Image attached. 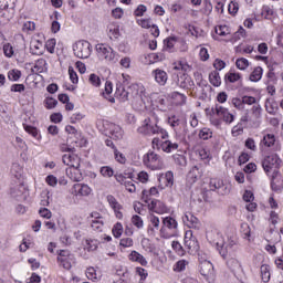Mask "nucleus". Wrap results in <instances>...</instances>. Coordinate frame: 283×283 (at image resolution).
<instances>
[{"label": "nucleus", "mask_w": 283, "mask_h": 283, "mask_svg": "<svg viewBox=\"0 0 283 283\" xmlns=\"http://www.w3.org/2000/svg\"><path fill=\"white\" fill-rule=\"evenodd\" d=\"M124 82L123 86L117 87V94H119L122 101H129V96L134 98L139 105H143V91H140V86L138 84H132L129 85V82L127 81V77L125 74H123ZM127 90H125V87Z\"/></svg>", "instance_id": "1"}, {"label": "nucleus", "mask_w": 283, "mask_h": 283, "mask_svg": "<svg viewBox=\"0 0 283 283\" xmlns=\"http://www.w3.org/2000/svg\"><path fill=\"white\" fill-rule=\"evenodd\" d=\"M73 52L77 59H90L92 56V44L86 40H80L73 44Z\"/></svg>", "instance_id": "2"}, {"label": "nucleus", "mask_w": 283, "mask_h": 283, "mask_svg": "<svg viewBox=\"0 0 283 283\" xmlns=\"http://www.w3.org/2000/svg\"><path fill=\"white\" fill-rule=\"evenodd\" d=\"M76 155H72V154H65L62 157V163L64 165H66L67 167H72L74 169L73 174L74 176H72V180H74V182H81L83 180V175H81V172H78V167H81V163L76 161L75 164H72V160H74Z\"/></svg>", "instance_id": "3"}, {"label": "nucleus", "mask_w": 283, "mask_h": 283, "mask_svg": "<svg viewBox=\"0 0 283 283\" xmlns=\"http://www.w3.org/2000/svg\"><path fill=\"white\" fill-rule=\"evenodd\" d=\"M143 163L149 169L156 170L160 168V156L154 151H148L144 155Z\"/></svg>", "instance_id": "4"}, {"label": "nucleus", "mask_w": 283, "mask_h": 283, "mask_svg": "<svg viewBox=\"0 0 283 283\" xmlns=\"http://www.w3.org/2000/svg\"><path fill=\"white\" fill-rule=\"evenodd\" d=\"M185 247L186 249H188L189 253H198V251H200V244L198 243V239L193 237V232H191V230L186 231Z\"/></svg>", "instance_id": "5"}, {"label": "nucleus", "mask_w": 283, "mask_h": 283, "mask_svg": "<svg viewBox=\"0 0 283 283\" xmlns=\"http://www.w3.org/2000/svg\"><path fill=\"white\" fill-rule=\"evenodd\" d=\"M138 134L144 136H151L158 134V124L151 123V118L144 119L143 125L137 129Z\"/></svg>", "instance_id": "6"}, {"label": "nucleus", "mask_w": 283, "mask_h": 283, "mask_svg": "<svg viewBox=\"0 0 283 283\" xmlns=\"http://www.w3.org/2000/svg\"><path fill=\"white\" fill-rule=\"evenodd\" d=\"M280 163H282L280 157L275 154H272L270 156H266L263 159L262 167H263L264 171L266 174H269V171H272L273 169H277L280 167Z\"/></svg>", "instance_id": "7"}, {"label": "nucleus", "mask_w": 283, "mask_h": 283, "mask_svg": "<svg viewBox=\"0 0 283 283\" xmlns=\"http://www.w3.org/2000/svg\"><path fill=\"white\" fill-rule=\"evenodd\" d=\"M212 114H216L219 116V118H223L224 123H233L235 116L233 114L229 113V109L222 107L219 104H216L214 107L211 109Z\"/></svg>", "instance_id": "8"}, {"label": "nucleus", "mask_w": 283, "mask_h": 283, "mask_svg": "<svg viewBox=\"0 0 283 283\" xmlns=\"http://www.w3.org/2000/svg\"><path fill=\"white\" fill-rule=\"evenodd\" d=\"M148 210L153 213H158L159 216H163V213H168L169 208H167V205H165V202L153 199L150 203H148Z\"/></svg>", "instance_id": "9"}, {"label": "nucleus", "mask_w": 283, "mask_h": 283, "mask_svg": "<svg viewBox=\"0 0 283 283\" xmlns=\"http://www.w3.org/2000/svg\"><path fill=\"white\" fill-rule=\"evenodd\" d=\"M97 52H99L101 56L105 59V61H108L109 63H116V52L112 46H104L101 44L97 49Z\"/></svg>", "instance_id": "10"}, {"label": "nucleus", "mask_w": 283, "mask_h": 283, "mask_svg": "<svg viewBox=\"0 0 283 283\" xmlns=\"http://www.w3.org/2000/svg\"><path fill=\"white\" fill-rule=\"evenodd\" d=\"M199 273L209 280L213 275V263L207 260H203L199 263Z\"/></svg>", "instance_id": "11"}, {"label": "nucleus", "mask_w": 283, "mask_h": 283, "mask_svg": "<svg viewBox=\"0 0 283 283\" xmlns=\"http://www.w3.org/2000/svg\"><path fill=\"white\" fill-rule=\"evenodd\" d=\"M210 189L211 191H218V193H221V196H224L226 193H229V189L224 187V181L220 179H211L210 180Z\"/></svg>", "instance_id": "12"}, {"label": "nucleus", "mask_w": 283, "mask_h": 283, "mask_svg": "<svg viewBox=\"0 0 283 283\" xmlns=\"http://www.w3.org/2000/svg\"><path fill=\"white\" fill-rule=\"evenodd\" d=\"M182 222L189 229H199L198 219L191 212H186L182 217Z\"/></svg>", "instance_id": "13"}, {"label": "nucleus", "mask_w": 283, "mask_h": 283, "mask_svg": "<svg viewBox=\"0 0 283 283\" xmlns=\"http://www.w3.org/2000/svg\"><path fill=\"white\" fill-rule=\"evenodd\" d=\"M149 222L150 224L148 226V234L156 235V231H158L160 227V219L156 217L154 213H150Z\"/></svg>", "instance_id": "14"}, {"label": "nucleus", "mask_w": 283, "mask_h": 283, "mask_svg": "<svg viewBox=\"0 0 283 283\" xmlns=\"http://www.w3.org/2000/svg\"><path fill=\"white\" fill-rule=\"evenodd\" d=\"M153 76H154L156 83H158V85H166L167 80L169 78L167 75V72H165L164 70H160V69L154 70Z\"/></svg>", "instance_id": "15"}, {"label": "nucleus", "mask_w": 283, "mask_h": 283, "mask_svg": "<svg viewBox=\"0 0 283 283\" xmlns=\"http://www.w3.org/2000/svg\"><path fill=\"white\" fill-rule=\"evenodd\" d=\"M108 134L113 140H120L123 138V128L116 124H109Z\"/></svg>", "instance_id": "16"}, {"label": "nucleus", "mask_w": 283, "mask_h": 283, "mask_svg": "<svg viewBox=\"0 0 283 283\" xmlns=\"http://www.w3.org/2000/svg\"><path fill=\"white\" fill-rule=\"evenodd\" d=\"M271 189H272V191H276L277 193H280V191H282V189H283L282 176H277V175L272 176Z\"/></svg>", "instance_id": "17"}, {"label": "nucleus", "mask_w": 283, "mask_h": 283, "mask_svg": "<svg viewBox=\"0 0 283 283\" xmlns=\"http://www.w3.org/2000/svg\"><path fill=\"white\" fill-rule=\"evenodd\" d=\"M73 189L77 191L80 196H90V193H92V188L85 184H75Z\"/></svg>", "instance_id": "18"}, {"label": "nucleus", "mask_w": 283, "mask_h": 283, "mask_svg": "<svg viewBox=\"0 0 283 283\" xmlns=\"http://www.w3.org/2000/svg\"><path fill=\"white\" fill-rule=\"evenodd\" d=\"M227 265L232 271V273H240V271H242V264L235 258L229 259L227 261Z\"/></svg>", "instance_id": "19"}, {"label": "nucleus", "mask_w": 283, "mask_h": 283, "mask_svg": "<svg viewBox=\"0 0 283 283\" xmlns=\"http://www.w3.org/2000/svg\"><path fill=\"white\" fill-rule=\"evenodd\" d=\"M163 151L166 154H171V151H176L178 149V143H172L171 140H165L160 144Z\"/></svg>", "instance_id": "20"}, {"label": "nucleus", "mask_w": 283, "mask_h": 283, "mask_svg": "<svg viewBox=\"0 0 283 283\" xmlns=\"http://www.w3.org/2000/svg\"><path fill=\"white\" fill-rule=\"evenodd\" d=\"M209 82L213 87H220L222 85V80L220 78V73L218 71H212L209 74Z\"/></svg>", "instance_id": "21"}, {"label": "nucleus", "mask_w": 283, "mask_h": 283, "mask_svg": "<svg viewBox=\"0 0 283 283\" xmlns=\"http://www.w3.org/2000/svg\"><path fill=\"white\" fill-rule=\"evenodd\" d=\"M264 70H262L261 66H256L253 72L250 74V81L252 83H258V81L262 80V74H263Z\"/></svg>", "instance_id": "22"}, {"label": "nucleus", "mask_w": 283, "mask_h": 283, "mask_svg": "<svg viewBox=\"0 0 283 283\" xmlns=\"http://www.w3.org/2000/svg\"><path fill=\"white\" fill-rule=\"evenodd\" d=\"M30 51L32 54H34L35 56H41V54H43V43L36 41L33 42L30 46Z\"/></svg>", "instance_id": "23"}, {"label": "nucleus", "mask_w": 283, "mask_h": 283, "mask_svg": "<svg viewBox=\"0 0 283 283\" xmlns=\"http://www.w3.org/2000/svg\"><path fill=\"white\" fill-rule=\"evenodd\" d=\"M171 98L174 101H177L178 105H186L187 104V95L179 93V92H172L171 93Z\"/></svg>", "instance_id": "24"}, {"label": "nucleus", "mask_w": 283, "mask_h": 283, "mask_svg": "<svg viewBox=\"0 0 283 283\" xmlns=\"http://www.w3.org/2000/svg\"><path fill=\"white\" fill-rule=\"evenodd\" d=\"M163 224L167 229H178V221L171 217H166L163 219Z\"/></svg>", "instance_id": "25"}, {"label": "nucleus", "mask_w": 283, "mask_h": 283, "mask_svg": "<svg viewBox=\"0 0 283 283\" xmlns=\"http://www.w3.org/2000/svg\"><path fill=\"white\" fill-rule=\"evenodd\" d=\"M107 202L109 205V207H112V209L114 211H120V209H123V206H120V203H118V201L116 200V198L112 195H108L107 197Z\"/></svg>", "instance_id": "26"}, {"label": "nucleus", "mask_w": 283, "mask_h": 283, "mask_svg": "<svg viewBox=\"0 0 283 283\" xmlns=\"http://www.w3.org/2000/svg\"><path fill=\"white\" fill-rule=\"evenodd\" d=\"M132 178H134V172H130V174L125 172L124 175L123 174L115 175V179L120 185H125V182H127L129 179L132 180Z\"/></svg>", "instance_id": "27"}, {"label": "nucleus", "mask_w": 283, "mask_h": 283, "mask_svg": "<svg viewBox=\"0 0 283 283\" xmlns=\"http://www.w3.org/2000/svg\"><path fill=\"white\" fill-rule=\"evenodd\" d=\"M261 279H262V282L264 283L271 280V272L269 270V265L266 264L261 265Z\"/></svg>", "instance_id": "28"}, {"label": "nucleus", "mask_w": 283, "mask_h": 283, "mask_svg": "<svg viewBox=\"0 0 283 283\" xmlns=\"http://www.w3.org/2000/svg\"><path fill=\"white\" fill-rule=\"evenodd\" d=\"M262 144L265 147H273L275 145V135L266 134L262 139Z\"/></svg>", "instance_id": "29"}, {"label": "nucleus", "mask_w": 283, "mask_h": 283, "mask_svg": "<svg viewBox=\"0 0 283 283\" xmlns=\"http://www.w3.org/2000/svg\"><path fill=\"white\" fill-rule=\"evenodd\" d=\"M72 260H74V258H57V262L60 263V265L63 266V269H65L66 271H70L72 269Z\"/></svg>", "instance_id": "30"}, {"label": "nucleus", "mask_w": 283, "mask_h": 283, "mask_svg": "<svg viewBox=\"0 0 283 283\" xmlns=\"http://www.w3.org/2000/svg\"><path fill=\"white\" fill-rule=\"evenodd\" d=\"M159 180H165L166 187H174V172L167 171Z\"/></svg>", "instance_id": "31"}, {"label": "nucleus", "mask_w": 283, "mask_h": 283, "mask_svg": "<svg viewBox=\"0 0 283 283\" xmlns=\"http://www.w3.org/2000/svg\"><path fill=\"white\" fill-rule=\"evenodd\" d=\"M224 78L229 83H238V81H240V78H242V76L240 75V73L229 72L226 74Z\"/></svg>", "instance_id": "32"}, {"label": "nucleus", "mask_w": 283, "mask_h": 283, "mask_svg": "<svg viewBox=\"0 0 283 283\" xmlns=\"http://www.w3.org/2000/svg\"><path fill=\"white\" fill-rule=\"evenodd\" d=\"M56 105H59V101H56V98H54V97H46L44 99V107L46 109H54V107H56Z\"/></svg>", "instance_id": "33"}, {"label": "nucleus", "mask_w": 283, "mask_h": 283, "mask_svg": "<svg viewBox=\"0 0 283 283\" xmlns=\"http://www.w3.org/2000/svg\"><path fill=\"white\" fill-rule=\"evenodd\" d=\"M193 85V82L191 81V77H180L179 80V87L182 90H189Z\"/></svg>", "instance_id": "34"}, {"label": "nucleus", "mask_w": 283, "mask_h": 283, "mask_svg": "<svg viewBox=\"0 0 283 283\" xmlns=\"http://www.w3.org/2000/svg\"><path fill=\"white\" fill-rule=\"evenodd\" d=\"M23 191H25V187H23V185H19L14 188H11V196L13 198H20V196H23Z\"/></svg>", "instance_id": "35"}, {"label": "nucleus", "mask_w": 283, "mask_h": 283, "mask_svg": "<svg viewBox=\"0 0 283 283\" xmlns=\"http://www.w3.org/2000/svg\"><path fill=\"white\" fill-rule=\"evenodd\" d=\"M112 232L114 238H120V235H123V223L120 222L115 223L112 229Z\"/></svg>", "instance_id": "36"}, {"label": "nucleus", "mask_w": 283, "mask_h": 283, "mask_svg": "<svg viewBox=\"0 0 283 283\" xmlns=\"http://www.w3.org/2000/svg\"><path fill=\"white\" fill-rule=\"evenodd\" d=\"M212 136H213V133L209 128H202L199 132V138H201V140H209V138H211Z\"/></svg>", "instance_id": "37"}, {"label": "nucleus", "mask_w": 283, "mask_h": 283, "mask_svg": "<svg viewBox=\"0 0 283 283\" xmlns=\"http://www.w3.org/2000/svg\"><path fill=\"white\" fill-rule=\"evenodd\" d=\"M3 54L4 56H7L8 59H12V56H14V48H12L10 45V43H6L3 45Z\"/></svg>", "instance_id": "38"}, {"label": "nucleus", "mask_w": 283, "mask_h": 283, "mask_svg": "<svg viewBox=\"0 0 283 283\" xmlns=\"http://www.w3.org/2000/svg\"><path fill=\"white\" fill-rule=\"evenodd\" d=\"M174 160L179 167L187 166V157H185V155H175Z\"/></svg>", "instance_id": "39"}, {"label": "nucleus", "mask_w": 283, "mask_h": 283, "mask_svg": "<svg viewBox=\"0 0 283 283\" xmlns=\"http://www.w3.org/2000/svg\"><path fill=\"white\" fill-rule=\"evenodd\" d=\"M99 171L104 178H112V176H114V169L109 166L102 167Z\"/></svg>", "instance_id": "40"}, {"label": "nucleus", "mask_w": 283, "mask_h": 283, "mask_svg": "<svg viewBox=\"0 0 283 283\" xmlns=\"http://www.w3.org/2000/svg\"><path fill=\"white\" fill-rule=\"evenodd\" d=\"M114 156H115V160L120 165H125V163H127V158L123 153L118 151V149H115Z\"/></svg>", "instance_id": "41"}, {"label": "nucleus", "mask_w": 283, "mask_h": 283, "mask_svg": "<svg viewBox=\"0 0 283 283\" xmlns=\"http://www.w3.org/2000/svg\"><path fill=\"white\" fill-rule=\"evenodd\" d=\"M235 65L238 70H247V67H249V60L244 57L238 59Z\"/></svg>", "instance_id": "42"}, {"label": "nucleus", "mask_w": 283, "mask_h": 283, "mask_svg": "<svg viewBox=\"0 0 283 283\" xmlns=\"http://www.w3.org/2000/svg\"><path fill=\"white\" fill-rule=\"evenodd\" d=\"M132 223L134 224V227H137L138 229H143L144 227L143 218H140V216L138 214H134L132 217Z\"/></svg>", "instance_id": "43"}, {"label": "nucleus", "mask_w": 283, "mask_h": 283, "mask_svg": "<svg viewBox=\"0 0 283 283\" xmlns=\"http://www.w3.org/2000/svg\"><path fill=\"white\" fill-rule=\"evenodd\" d=\"M46 51L50 52V54H54V48H56V39H50L45 43Z\"/></svg>", "instance_id": "44"}, {"label": "nucleus", "mask_w": 283, "mask_h": 283, "mask_svg": "<svg viewBox=\"0 0 283 283\" xmlns=\"http://www.w3.org/2000/svg\"><path fill=\"white\" fill-rule=\"evenodd\" d=\"M186 268H187V261L180 260L175 264L174 271H176L177 273H180L185 271Z\"/></svg>", "instance_id": "45"}, {"label": "nucleus", "mask_w": 283, "mask_h": 283, "mask_svg": "<svg viewBox=\"0 0 283 283\" xmlns=\"http://www.w3.org/2000/svg\"><path fill=\"white\" fill-rule=\"evenodd\" d=\"M171 247H172L174 251H176V253H178V255H185V249H182V245L180 244V242L172 241Z\"/></svg>", "instance_id": "46"}, {"label": "nucleus", "mask_w": 283, "mask_h": 283, "mask_svg": "<svg viewBox=\"0 0 283 283\" xmlns=\"http://www.w3.org/2000/svg\"><path fill=\"white\" fill-rule=\"evenodd\" d=\"M174 41H176V36H170L164 41L165 50H174Z\"/></svg>", "instance_id": "47"}, {"label": "nucleus", "mask_w": 283, "mask_h": 283, "mask_svg": "<svg viewBox=\"0 0 283 283\" xmlns=\"http://www.w3.org/2000/svg\"><path fill=\"white\" fill-rule=\"evenodd\" d=\"M216 34H218L219 36H227V34H229V27L220 25L216 28Z\"/></svg>", "instance_id": "48"}, {"label": "nucleus", "mask_w": 283, "mask_h": 283, "mask_svg": "<svg viewBox=\"0 0 283 283\" xmlns=\"http://www.w3.org/2000/svg\"><path fill=\"white\" fill-rule=\"evenodd\" d=\"M45 182L50 186V187H56V185H59V179L54 176V175H49L45 178Z\"/></svg>", "instance_id": "49"}, {"label": "nucleus", "mask_w": 283, "mask_h": 283, "mask_svg": "<svg viewBox=\"0 0 283 283\" xmlns=\"http://www.w3.org/2000/svg\"><path fill=\"white\" fill-rule=\"evenodd\" d=\"M119 244L124 249H128L129 247H134V240L132 238H124V239H120Z\"/></svg>", "instance_id": "50"}, {"label": "nucleus", "mask_w": 283, "mask_h": 283, "mask_svg": "<svg viewBox=\"0 0 283 283\" xmlns=\"http://www.w3.org/2000/svg\"><path fill=\"white\" fill-rule=\"evenodd\" d=\"M21 78V71L12 70L9 72V80L10 81H19Z\"/></svg>", "instance_id": "51"}, {"label": "nucleus", "mask_w": 283, "mask_h": 283, "mask_svg": "<svg viewBox=\"0 0 283 283\" xmlns=\"http://www.w3.org/2000/svg\"><path fill=\"white\" fill-rule=\"evenodd\" d=\"M39 213L41 218H45L46 220H50L52 218V211L48 208H40Z\"/></svg>", "instance_id": "52"}, {"label": "nucleus", "mask_w": 283, "mask_h": 283, "mask_svg": "<svg viewBox=\"0 0 283 283\" xmlns=\"http://www.w3.org/2000/svg\"><path fill=\"white\" fill-rule=\"evenodd\" d=\"M232 105L237 108V109H244V101L238 97L232 98Z\"/></svg>", "instance_id": "53"}, {"label": "nucleus", "mask_w": 283, "mask_h": 283, "mask_svg": "<svg viewBox=\"0 0 283 283\" xmlns=\"http://www.w3.org/2000/svg\"><path fill=\"white\" fill-rule=\"evenodd\" d=\"M69 75L72 81V83L76 84L78 83V75L76 74V71H74V67H69Z\"/></svg>", "instance_id": "54"}, {"label": "nucleus", "mask_w": 283, "mask_h": 283, "mask_svg": "<svg viewBox=\"0 0 283 283\" xmlns=\"http://www.w3.org/2000/svg\"><path fill=\"white\" fill-rule=\"evenodd\" d=\"M147 12V7L145 4H139L134 11L135 17H143Z\"/></svg>", "instance_id": "55"}, {"label": "nucleus", "mask_w": 283, "mask_h": 283, "mask_svg": "<svg viewBox=\"0 0 283 283\" xmlns=\"http://www.w3.org/2000/svg\"><path fill=\"white\" fill-rule=\"evenodd\" d=\"M213 67L216 70L222 71L224 67H227V63L220 59L214 60Z\"/></svg>", "instance_id": "56"}, {"label": "nucleus", "mask_w": 283, "mask_h": 283, "mask_svg": "<svg viewBox=\"0 0 283 283\" xmlns=\"http://www.w3.org/2000/svg\"><path fill=\"white\" fill-rule=\"evenodd\" d=\"M86 277L92 281L98 280V277L96 276V270L94 268H88L86 270Z\"/></svg>", "instance_id": "57"}, {"label": "nucleus", "mask_w": 283, "mask_h": 283, "mask_svg": "<svg viewBox=\"0 0 283 283\" xmlns=\"http://www.w3.org/2000/svg\"><path fill=\"white\" fill-rule=\"evenodd\" d=\"M88 81L95 87H98V85H101V77H98V75L96 74H91Z\"/></svg>", "instance_id": "58"}, {"label": "nucleus", "mask_w": 283, "mask_h": 283, "mask_svg": "<svg viewBox=\"0 0 283 283\" xmlns=\"http://www.w3.org/2000/svg\"><path fill=\"white\" fill-rule=\"evenodd\" d=\"M242 99H243V105H255L256 103V99L253 96L244 95Z\"/></svg>", "instance_id": "59"}, {"label": "nucleus", "mask_w": 283, "mask_h": 283, "mask_svg": "<svg viewBox=\"0 0 283 283\" xmlns=\"http://www.w3.org/2000/svg\"><path fill=\"white\" fill-rule=\"evenodd\" d=\"M51 123H61V120H63V115L61 113H53L50 116Z\"/></svg>", "instance_id": "60"}, {"label": "nucleus", "mask_w": 283, "mask_h": 283, "mask_svg": "<svg viewBox=\"0 0 283 283\" xmlns=\"http://www.w3.org/2000/svg\"><path fill=\"white\" fill-rule=\"evenodd\" d=\"M11 92H19L21 94V92H25V85L13 84V85H11Z\"/></svg>", "instance_id": "61"}, {"label": "nucleus", "mask_w": 283, "mask_h": 283, "mask_svg": "<svg viewBox=\"0 0 283 283\" xmlns=\"http://www.w3.org/2000/svg\"><path fill=\"white\" fill-rule=\"evenodd\" d=\"M112 14H113L114 19H123L124 12H123V9L115 8L112 10Z\"/></svg>", "instance_id": "62"}, {"label": "nucleus", "mask_w": 283, "mask_h": 283, "mask_svg": "<svg viewBox=\"0 0 283 283\" xmlns=\"http://www.w3.org/2000/svg\"><path fill=\"white\" fill-rule=\"evenodd\" d=\"M243 200L244 202H253L254 197L251 190H245V192L243 193Z\"/></svg>", "instance_id": "63"}, {"label": "nucleus", "mask_w": 283, "mask_h": 283, "mask_svg": "<svg viewBox=\"0 0 283 283\" xmlns=\"http://www.w3.org/2000/svg\"><path fill=\"white\" fill-rule=\"evenodd\" d=\"M136 273L142 277V280H147V275H149L147 273V270H145L144 268H136Z\"/></svg>", "instance_id": "64"}]
</instances>
